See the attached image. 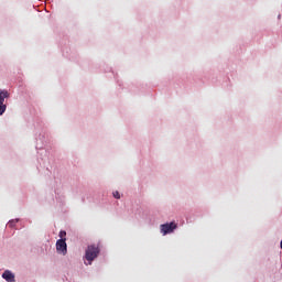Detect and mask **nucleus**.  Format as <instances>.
I'll return each mask as SVG.
<instances>
[{
    "mask_svg": "<svg viewBox=\"0 0 282 282\" xmlns=\"http://www.w3.org/2000/svg\"><path fill=\"white\" fill-rule=\"evenodd\" d=\"M115 199H120V192H113Z\"/></svg>",
    "mask_w": 282,
    "mask_h": 282,
    "instance_id": "423d86ee",
    "label": "nucleus"
},
{
    "mask_svg": "<svg viewBox=\"0 0 282 282\" xmlns=\"http://www.w3.org/2000/svg\"><path fill=\"white\" fill-rule=\"evenodd\" d=\"M177 228V224L170 223V224H163L161 225V232L163 235H170V232H173Z\"/></svg>",
    "mask_w": 282,
    "mask_h": 282,
    "instance_id": "7ed1b4c3",
    "label": "nucleus"
},
{
    "mask_svg": "<svg viewBox=\"0 0 282 282\" xmlns=\"http://www.w3.org/2000/svg\"><path fill=\"white\" fill-rule=\"evenodd\" d=\"M67 236V232L66 231H59V237H61V239H63V237H66Z\"/></svg>",
    "mask_w": 282,
    "mask_h": 282,
    "instance_id": "0eeeda50",
    "label": "nucleus"
},
{
    "mask_svg": "<svg viewBox=\"0 0 282 282\" xmlns=\"http://www.w3.org/2000/svg\"><path fill=\"white\" fill-rule=\"evenodd\" d=\"M65 241V238L56 241V250L62 254H67V242Z\"/></svg>",
    "mask_w": 282,
    "mask_h": 282,
    "instance_id": "20e7f679",
    "label": "nucleus"
},
{
    "mask_svg": "<svg viewBox=\"0 0 282 282\" xmlns=\"http://www.w3.org/2000/svg\"><path fill=\"white\" fill-rule=\"evenodd\" d=\"M98 254H100V248L98 247V245L88 246L85 253V258L88 261L86 265H91V261H94V259H97Z\"/></svg>",
    "mask_w": 282,
    "mask_h": 282,
    "instance_id": "f257e3e1",
    "label": "nucleus"
},
{
    "mask_svg": "<svg viewBox=\"0 0 282 282\" xmlns=\"http://www.w3.org/2000/svg\"><path fill=\"white\" fill-rule=\"evenodd\" d=\"M8 226L9 228H14V220L9 221Z\"/></svg>",
    "mask_w": 282,
    "mask_h": 282,
    "instance_id": "6e6552de",
    "label": "nucleus"
},
{
    "mask_svg": "<svg viewBox=\"0 0 282 282\" xmlns=\"http://www.w3.org/2000/svg\"><path fill=\"white\" fill-rule=\"evenodd\" d=\"M6 98H10V93L8 90H0V116L6 113L8 106H6Z\"/></svg>",
    "mask_w": 282,
    "mask_h": 282,
    "instance_id": "f03ea898",
    "label": "nucleus"
},
{
    "mask_svg": "<svg viewBox=\"0 0 282 282\" xmlns=\"http://www.w3.org/2000/svg\"><path fill=\"white\" fill-rule=\"evenodd\" d=\"M2 279L7 280L8 282H14V273L7 270L2 274Z\"/></svg>",
    "mask_w": 282,
    "mask_h": 282,
    "instance_id": "39448f33",
    "label": "nucleus"
}]
</instances>
